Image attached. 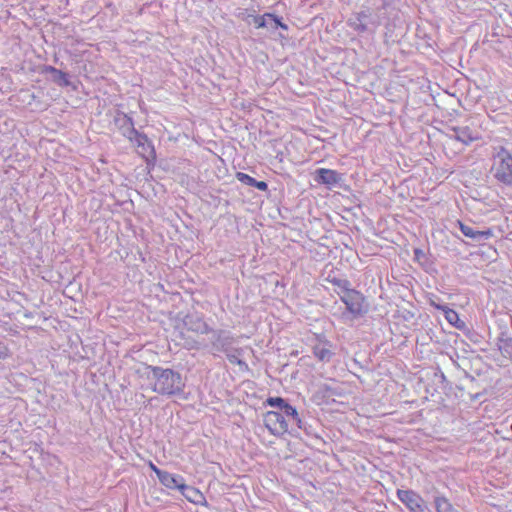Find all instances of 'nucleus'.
Segmentation results:
<instances>
[{"instance_id": "obj_2", "label": "nucleus", "mask_w": 512, "mask_h": 512, "mask_svg": "<svg viewBox=\"0 0 512 512\" xmlns=\"http://www.w3.org/2000/svg\"><path fill=\"white\" fill-rule=\"evenodd\" d=\"M147 378L152 390L160 395H179L184 391L185 383L179 372L159 366L147 367Z\"/></svg>"}, {"instance_id": "obj_15", "label": "nucleus", "mask_w": 512, "mask_h": 512, "mask_svg": "<svg viewBox=\"0 0 512 512\" xmlns=\"http://www.w3.org/2000/svg\"><path fill=\"white\" fill-rule=\"evenodd\" d=\"M244 349L243 348H234L232 347L230 350H228L225 355L228 359V361L231 364H236L239 366L240 371H247L248 365L245 361L242 360V357L244 355Z\"/></svg>"}, {"instance_id": "obj_8", "label": "nucleus", "mask_w": 512, "mask_h": 512, "mask_svg": "<svg viewBox=\"0 0 512 512\" xmlns=\"http://www.w3.org/2000/svg\"><path fill=\"white\" fill-rule=\"evenodd\" d=\"M115 123L124 137L129 140H133V136H135L137 130L134 128L132 118L124 113H121L115 117Z\"/></svg>"}, {"instance_id": "obj_9", "label": "nucleus", "mask_w": 512, "mask_h": 512, "mask_svg": "<svg viewBox=\"0 0 512 512\" xmlns=\"http://www.w3.org/2000/svg\"><path fill=\"white\" fill-rule=\"evenodd\" d=\"M459 228L461 232L468 238H471L474 241L481 242L483 240H487L493 236V232L491 229L487 230H475L471 226L466 225L460 221H458Z\"/></svg>"}, {"instance_id": "obj_13", "label": "nucleus", "mask_w": 512, "mask_h": 512, "mask_svg": "<svg viewBox=\"0 0 512 512\" xmlns=\"http://www.w3.org/2000/svg\"><path fill=\"white\" fill-rule=\"evenodd\" d=\"M267 20L273 21V29L281 28L283 30H287L288 26L281 21L279 17L271 13H265L262 16H257L254 19V23L257 28H265L267 27Z\"/></svg>"}, {"instance_id": "obj_14", "label": "nucleus", "mask_w": 512, "mask_h": 512, "mask_svg": "<svg viewBox=\"0 0 512 512\" xmlns=\"http://www.w3.org/2000/svg\"><path fill=\"white\" fill-rule=\"evenodd\" d=\"M432 305L437 308L438 310L443 311L445 319L454 327L458 329H462L465 326L464 321H462L459 318V315L456 311L453 309H450L449 307L445 305L436 304L435 302H432Z\"/></svg>"}, {"instance_id": "obj_20", "label": "nucleus", "mask_w": 512, "mask_h": 512, "mask_svg": "<svg viewBox=\"0 0 512 512\" xmlns=\"http://www.w3.org/2000/svg\"><path fill=\"white\" fill-rule=\"evenodd\" d=\"M367 19L368 15L361 12L355 20H351V26L354 27L355 30L363 32L367 29Z\"/></svg>"}, {"instance_id": "obj_27", "label": "nucleus", "mask_w": 512, "mask_h": 512, "mask_svg": "<svg viewBox=\"0 0 512 512\" xmlns=\"http://www.w3.org/2000/svg\"><path fill=\"white\" fill-rule=\"evenodd\" d=\"M150 467H151L152 471L157 475L158 479L160 478L161 474H164L166 472L164 470L159 469L153 463H150Z\"/></svg>"}, {"instance_id": "obj_5", "label": "nucleus", "mask_w": 512, "mask_h": 512, "mask_svg": "<svg viewBox=\"0 0 512 512\" xmlns=\"http://www.w3.org/2000/svg\"><path fill=\"white\" fill-rule=\"evenodd\" d=\"M399 500L405 504L410 512H424L425 504L420 495L411 490H398Z\"/></svg>"}, {"instance_id": "obj_10", "label": "nucleus", "mask_w": 512, "mask_h": 512, "mask_svg": "<svg viewBox=\"0 0 512 512\" xmlns=\"http://www.w3.org/2000/svg\"><path fill=\"white\" fill-rule=\"evenodd\" d=\"M322 184L327 185L329 189L342 188L344 186L343 174L322 168Z\"/></svg>"}, {"instance_id": "obj_26", "label": "nucleus", "mask_w": 512, "mask_h": 512, "mask_svg": "<svg viewBox=\"0 0 512 512\" xmlns=\"http://www.w3.org/2000/svg\"><path fill=\"white\" fill-rule=\"evenodd\" d=\"M254 187L257 188L260 191H266L268 189V185L264 181H257L256 180V183H255Z\"/></svg>"}, {"instance_id": "obj_6", "label": "nucleus", "mask_w": 512, "mask_h": 512, "mask_svg": "<svg viewBox=\"0 0 512 512\" xmlns=\"http://www.w3.org/2000/svg\"><path fill=\"white\" fill-rule=\"evenodd\" d=\"M449 137L461 142L464 145H469L473 141L479 139L477 131L472 130L468 126H454L449 129Z\"/></svg>"}, {"instance_id": "obj_7", "label": "nucleus", "mask_w": 512, "mask_h": 512, "mask_svg": "<svg viewBox=\"0 0 512 512\" xmlns=\"http://www.w3.org/2000/svg\"><path fill=\"white\" fill-rule=\"evenodd\" d=\"M213 334L212 347L215 351L224 354L233 347L235 338L227 331L218 330L211 332Z\"/></svg>"}, {"instance_id": "obj_19", "label": "nucleus", "mask_w": 512, "mask_h": 512, "mask_svg": "<svg viewBox=\"0 0 512 512\" xmlns=\"http://www.w3.org/2000/svg\"><path fill=\"white\" fill-rule=\"evenodd\" d=\"M131 141L134 142L139 148L142 149V153H146L148 151L153 150V147H152L148 137L144 134L139 133L138 131H136V134H135V136H133V140H131Z\"/></svg>"}, {"instance_id": "obj_11", "label": "nucleus", "mask_w": 512, "mask_h": 512, "mask_svg": "<svg viewBox=\"0 0 512 512\" xmlns=\"http://www.w3.org/2000/svg\"><path fill=\"white\" fill-rule=\"evenodd\" d=\"M184 324L189 331L196 332L199 334H208L212 332V329L207 323L196 316H187L184 320Z\"/></svg>"}, {"instance_id": "obj_18", "label": "nucleus", "mask_w": 512, "mask_h": 512, "mask_svg": "<svg viewBox=\"0 0 512 512\" xmlns=\"http://www.w3.org/2000/svg\"><path fill=\"white\" fill-rule=\"evenodd\" d=\"M436 512H459L453 505L443 496H436L434 499Z\"/></svg>"}, {"instance_id": "obj_12", "label": "nucleus", "mask_w": 512, "mask_h": 512, "mask_svg": "<svg viewBox=\"0 0 512 512\" xmlns=\"http://www.w3.org/2000/svg\"><path fill=\"white\" fill-rule=\"evenodd\" d=\"M182 495L191 503L196 505H204L206 504L205 496L202 494L200 490L195 487L188 486L183 483L180 489Z\"/></svg>"}, {"instance_id": "obj_22", "label": "nucleus", "mask_w": 512, "mask_h": 512, "mask_svg": "<svg viewBox=\"0 0 512 512\" xmlns=\"http://www.w3.org/2000/svg\"><path fill=\"white\" fill-rule=\"evenodd\" d=\"M236 178L242 184L247 185V186L254 187V185L256 183V179H254L253 177L249 176L248 174H245V173H242V172H238L236 174Z\"/></svg>"}, {"instance_id": "obj_28", "label": "nucleus", "mask_w": 512, "mask_h": 512, "mask_svg": "<svg viewBox=\"0 0 512 512\" xmlns=\"http://www.w3.org/2000/svg\"><path fill=\"white\" fill-rule=\"evenodd\" d=\"M314 180L320 183V169H316L313 173Z\"/></svg>"}, {"instance_id": "obj_23", "label": "nucleus", "mask_w": 512, "mask_h": 512, "mask_svg": "<svg viewBox=\"0 0 512 512\" xmlns=\"http://www.w3.org/2000/svg\"><path fill=\"white\" fill-rule=\"evenodd\" d=\"M266 403L267 405L278 408L280 410L287 402L281 397H270L266 400Z\"/></svg>"}, {"instance_id": "obj_29", "label": "nucleus", "mask_w": 512, "mask_h": 512, "mask_svg": "<svg viewBox=\"0 0 512 512\" xmlns=\"http://www.w3.org/2000/svg\"><path fill=\"white\" fill-rule=\"evenodd\" d=\"M266 28H271L272 30L273 29V21L272 20H267V27Z\"/></svg>"}, {"instance_id": "obj_4", "label": "nucleus", "mask_w": 512, "mask_h": 512, "mask_svg": "<svg viewBox=\"0 0 512 512\" xmlns=\"http://www.w3.org/2000/svg\"><path fill=\"white\" fill-rule=\"evenodd\" d=\"M264 423L274 435L284 434L289 428L288 420L278 411H268L264 416Z\"/></svg>"}, {"instance_id": "obj_21", "label": "nucleus", "mask_w": 512, "mask_h": 512, "mask_svg": "<svg viewBox=\"0 0 512 512\" xmlns=\"http://www.w3.org/2000/svg\"><path fill=\"white\" fill-rule=\"evenodd\" d=\"M278 412H281L285 416L286 419L291 418L295 422L299 421L297 410L293 406H291L289 403H286L284 405V407L282 409H280Z\"/></svg>"}, {"instance_id": "obj_25", "label": "nucleus", "mask_w": 512, "mask_h": 512, "mask_svg": "<svg viewBox=\"0 0 512 512\" xmlns=\"http://www.w3.org/2000/svg\"><path fill=\"white\" fill-rule=\"evenodd\" d=\"M332 355V352L327 349L324 344L322 343V362L325 360H329Z\"/></svg>"}, {"instance_id": "obj_24", "label": "nucleus", "mask_w": 512, "mask_h": 512, "mask_svg": "<svg viewBox=\"0 0 512 512\" xmlns=\"http://www.w3.org/2000/svg\"><path fill=\"white\" fill-rule=\"evenodd\" d=\"M9 355V350L6 345L0 342V359H5Z\"/></svg>"}, {"instance_id": "obj_3", "label": "nucleus", "mask_w": 512, "mask_h": 512, "mask_svg": "<svg viewBox=\"0 0 512 512\" xmlns=\"http://www.w3.org/2000/svg\"><path fill=\"white\" fill-rule=\"evenodd\" d=\"M492 172L499 182L512 186V155L503 147L494 155Z\"/></svg>"}, {"instance_id": "obj_16", "label": "nucleus", "mask_w": 512, "mask_h": 512, "mask_svg": "<svg viewBox=\"0 0 512 512\" xmlns=\"http://www.w3.org/2000/svg\"><path fill=\"white\" fill-rule=\"evenodd\" d=\"M159 481L161 482L162 485H164L165 487H167L169 489H178V490L181 489V487L184 483L183 477L171 474L167 471L164 474L160 475Z\"/></svg>"}, {"instance_id": "obj_1", "label": "nucleus", "mask_w": 512, "mask_h": 512, "mask_svg": "<svg viewBox=\"0 0 512 512\" xmlns=\"http://www.w3.org/2000/svg\"><path fill=\"white\" fill-rule=\"evenodd\" d=\"M327 285L324 288L328 292L336 293L346 305V309L353 315H360L363 311V297L356 290L351 288L350 282L338 271L333 270L325 278Z\"/></svg>"}, {"instance_id": "obj_17", "label": "nucleus", "mask_w": 512, "mask_h": 512, "mask_svg": "<svg viewBox=\"0 0 512 512\" xmlns=\"http://www.w3.org/2000/svg\"><path fill=\"white\" fill-rule=\"evenodd\" d=\"M45 71L51 74L52 80L58 85L68 86L70 84L67 74L62 72L61 70H58L52 66H47L45 68Z\"/></svg>"}]
</instances>
